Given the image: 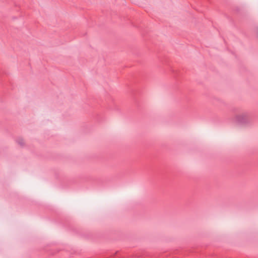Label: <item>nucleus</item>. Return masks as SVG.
I'll use <instances>...</instances> for the list:
<instances>
[{"mask_svg": "<svg viewBox=\"0 0 258 258\" xmlns=\"http://www.w3.org/2000/svg\"><path fill=\"white\" fill-rule=\"evenodd\" d=\"M17 142L19 144H20L21 146H23L24 144V142L22 139H19L17 141Z\"/></svg>", "mask_w": 258, "mask_h": 258, "instance_id": "f257e3e1", "label": "nucleus"}]
</instances>
